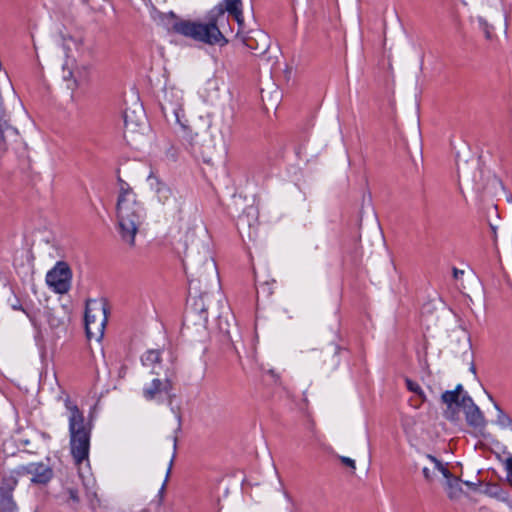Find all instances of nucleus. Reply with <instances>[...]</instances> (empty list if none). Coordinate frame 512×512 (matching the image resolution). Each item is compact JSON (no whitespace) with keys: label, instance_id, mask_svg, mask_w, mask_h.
I'll return each instance as SVG.
<instances>
[{"label":"nucleus","instance_id":"1","mask_svg":"<svg viewBox=\"0 0 512 512\" xmlns=\"http://www.w3.org/2000/svg\"><path fill=\"white\" fill-rule=\"evenodd\" d=\"M224 3L225 6L218 5L209 12L207 22L182 20L173 25L174 31L209 45L223 46L227 44L228 41L220 30L226 20L225 11L233 15L240 26L243 23V13L240 0H224Z\"/></svg>","mask_w":512,"mask_h":512},{"label":"nucleus","instance_id":"2","mask_svg":"<svg viewBox=\"0 0 512 512\" xmlns=\"http://www.w3.org/2000/svg\"><path fill=\"white\" fill-rule=\"evenodd\" d=\"M116 218L122 241L129 246H134L135 236L145 221L146 211L138 201L137 195L124 185L121 186L118 195Z\"/></svg>","mask_w":512,"mask_h":512},{"label":"nucleus","instance_id":"3","mask_svg":"<svg viewBox=\"0 0 512 512\" xmlns=\"http://www.w3.org/2000/svg\"><path fill=\"white\" fill-rule=\"evenodd\" d=\"M68 412L71 453L77 465L88 461L90 427L85 424L83 413L69 397L64 400Z\"/></svg>","mask_w":512,"mask_h":512},{"label":"nucleus","instance_id":"4","mask_svg":"<svg viewBox=\"0 0 512 512\" xmlns=\"http://www.w3.org/2000/svg\"><path fill=\"white\" fill-rule=\"evenodd\" d=\"M31 324L36 330L35 338L43 341L46 337L54 335L55 331L63 325L58 315V310L51 307H43L33 311H25Z\"/></svg>","mask_w":512,"mask_h":512},{"label":"nucleus","instance_id":"5","mask_svg":"<svg viewBox=\"0 0 512 512\" xmlns=\"http://www.w3.org/2000/svg\"><path fill=\"white\" fill-rule=\"evenodd\" d=\"M107 308L103 301L88 300L85 310V328L88 339L100 341L107 323Z\"/></svg>","mask_w":512,"mask_h":512},{"label":"nucleus","instance_id":"6","mask_svg":"<svg viewBox=\"0 0 512 512\" xmlns=\"http://www.w3.org/2000/svg\"><path fill=\"white\" fill-rule=\"evenodd\" d=\"M149 186L155 191L158 202L163 205L167 212L177 215L182 212L184 198L164 183L159 177L151 173L148 176Z\"/></svg>","mask_w":512,"mask_h":512},{"label":"nucleus","instance_id":"7","mask_svg":"<svg viewBox=\"0 0 512 512\" xmlns=\"http://www.w3.org/2000/svg\"><path fill=\"white\" fill-rule=\"evenodd\" d=\"M173 382L168 377H155L151 382L145 384L142 389V396L146 401L163 404L166 400L171 403Z\"/></svg>","mask_w":512,"mask_h":512},{"label":"nucleus","instance_id":"8","mask_svg":"<svg viewBox=\"0 0 512 512\" xmlns=\"http://www.w3.org/2000/svg\"><path fill=\"white\" fill-rule=\"evenodd\" d=\"M71 271L69 267L59 262L46 275V283L56 293H66L70 288Z\"/></svg>","mask_w":512,"mask_h":512},{"label":"nucleus","instance_id":"9","mask_svg":"<svg viewBox=\"0 0 512 512\" xmlns=\"http://www.w3.org/2000/svg\"><path fill=\"white\" fill-rule=\"evenodd\" d=\"M183 92L175 87H167L164 89L161 107L163 113H172L177 119L182 111Z\"/></svg>","mask_w":512,"mask_h":512},{"label":"nucleus","instance_id":"10","mask_svg":"<svg viewBox=\"0 0 512 512\" xmlns=\"http://www.w3.org/2000/svg\"><path fill=\"white\" fill-rule=\"evenodd\" d=\"M23 471L32 483L38 485L47 484L53 477L52 469L41 462L29 463L23 467Z\"/></svg>","mask_w":512,"mask_h":512},{"label":"nucleus","instance_id":"11","mask_svg":"<svg viewBox=\"0 0 512 512\" xmlns=\"http://www.w3.org/2000/svg\"><path fill=\"white\" fill-rule=\"evenodd\" d=\"M18 131L9 124L8 116L3 107H0V154L7 151L9 143L16 141Z\"/></svg>","mask_w":512,"mask_h":512},{"label":"nucleus","instance_id":"12","mask_svg":"<svg viewBox=\"0 0 512 512\" xmlns=\"http://www.w3.org/2000/svg\"><path fill=\"white\" fill-rule=\"evenodd\" d=\"M203 265H204V274H199L197 279L189 280L190 289L198 290L201 294L206 293V290L202 291L201 287H198V284H200L202 282L203 277H204V279H203L204 281H206L207 277H209L210 280L214 284H216V285L219 284L217 267H216V263L214 262V260L209 258L207 255H205Z\"/></svg>","mask_w":512,"mask_h":512},{"label":"nucleus","instance_id":"13","mask_svg":"<svg viewBox=\"0 0 512 512\" xmlns=\"http://www.w3.org/2000/svg\"><path fill=\"white\" fill-rule=\"evenodd\" d=\"M141 363L144 367L149 368L152 374L159 375L162 369L161 351L158 349L146 351L141 356Z\"/></svg>","mask_w":512,"mask_h":512},{"label":"nucleus","instance_id":"14","mask_svg":"<svg viewBox=\"0 0 512 512\" xmlns=\"http://www.w3.org/2000/svg\"><path fill=\"white\" fill-rule=\"evenodd\" d=\"M464 414L466 421L470 426L476 429H483L485 427V417L480 408L476 404L470 406L468 410L464 411Z\"/></svg>","mask_w":512,"mask_h":512},{"label":"nucleus","instance_id":"15","mask_svg":"<svg viewBox=\"0 0 512 512\" xmlns=\"http://www.w3.org/2000/svg\"><path fill=\"white\" fill-rule=\"evenodd\" d=\"M488 398L493 403L497 411L495 424L499 426L501 429H509L510 431H512V418L500 408V406L494 401L493 397L490 394H488Z\"/></svg>","mask_w":512,"mask_h":512},{"label":"nucleus","instance_id":"16","mask_svg":"<svg viewBox=\"0 0 512 512\" xmlns=\"http://www.w3.org/2000/svg\"><path fill=\"white\" fill-rule=\"evenodd\" d=\"M0 512H17V506L10 491H0Z\"/></svg>","mask_w":512,"mask_h":512},{"label":"nucleus","instance_id":"17","mask_svg":"<svg viewBox=\"0 0 512 512\" xmlns=\"http://www.w3.org/2000/svg\"><path fill=\"white\" fill-rule=\"evenodd\" d=\"M459 396H457L456 392L453 391H445L442 394V401L450 408L453 404L458 405Z\"/></svg>","mask_w":512,"mask_h":512},{"label":"nucleus","instance_id":"18","mask_svg":"<svg viewBox=\"0 0 512 512\" xmlns=\"http://www.w3.org/2000/svg\"><path fill=\"white\" fill-rule=\"evenodd\" d=\"M72 64H69V62H66L64 65H63V79L67 82L69 81H73L74 85H76V79H75V75H74V71H73V68H72Z\"/></svg>","mask_w":512,"mask_h":512},{"label":"nucleus","instance_id":"19","mask_svg":"<svg viewBox=\"0 0 512 512\" xmlns=\"http://www.w3.org/2000/svg\"><path fill=\"white\" fill-rule=\"evenodd\" d=\"M406 386H407V389L415 394H417L419 397H421L423 400L425 399V395H424V392L422 390V388L420 387V385L410 379H406Z\"/></svg>","mask_w":512,"mask_h":512},{"label":"nucleus","instance_id":"20","mask_svg":"<svg viewBox=\"0 0 512 512\" xmlns=\"http://www.w3.org/2000/svg\"><path fill=\"white\" fill-rule=\"evenodd\" d=\"M220 89V81L217 78H210L206 82V90L209 92H213L214 95H210L217 97L218 91Z\"/></svg>","mask_w":512,"mask_h":512},{"label":"nucleus","instance_id":"21","mask_svg":"<svg viewBox=\"0 0 512 512\" xmlns=\"http://www.w3.org/2000/svg\"><path fill=\"white\" fill-rule=\"evenodd\" d=\"M473 405H475L473 399L467 393H464L459 398V402H458L457 406L461 407L463 409V411H466L470 408V406H473Z\"/></svg>","mask_w":512,"mask_h":512},{"label":"nucleus","instance_id":"22","mask_svg":"<svg viewBox=\"0 0 512 512\" xmlns=\"http://www.w3.org/2000/svg\"><path fill=\"white\" fill-rule=\"evenodd\" d=\"M427 458L429 460H431L434 464H435V468L438 469L445 478H449L450 477V472L447 468H445L442 463L437 460L434 456L432 455H427Z\"/></svg>","mask_w":512,"mask_h":512},{"label":"nucleus","instance_id":"23","mask_svg":"<svg viewBox=\"0 0 512 512\" xmlns=\"http://www.w3.org/2000/svg\"><path fill=\"white\" fill-rule=\"evenodd\" d=\"M478 23L480 28L485 33L486 38H491L492 27L488 24V22L483 17H478Z\"/></svg>","mask_w":512,"mask_h":512},{"label":"nucleus","instance_id":"24","mask_svg":"<svg viewBox=\"0 0 512 512\" xmlns=\"http://www.w3.org/2000/svg\"><path fill=\"white\" fill-rule=\"evenodd\" d=\"M340 460H341V462H342L344 465H346V466L350 467L352 470H355V469H356V464H355V461H354L353 459H351V458H349V457L341 456V457H340Z\"/></svg>","mask_w":512,"mask_h":512},{"label":"nucleus","instance_id":"25","mask_svg":"<svg viewBox=\"0 0 512 512\" xmlns=\"http://www.w3.org/2000/svg\"><path fill=\"white\" fill-rule=\"evenodd\" d=\"M141 512H164L161 509L160 503H154L152 505H149L148 507L144 508Z\"/></svg>","mask_w":512,"mask_h":512},{"label":"nucleus","instance_id":"26","mask_svg":"<svg viewBox=\"0 0 512 512\" xmlns=\"http://www.w3.org/2000/svg\"><path fill=\"white\" fill-rule=\"evenodd\" d=\"M507 477L510 484H512V457L506 460Z\"/></svg>","mask_w":512,"mask_h":512},{"label":"nucleus","instance_id":"27","mask_svg":"<svg viewBox=\"0 0 512 512\" xmlns=\"http://www.w3.org/2000/svg\"><path fill=\"white\" fill-rule=\"evenodd\" d=\"M259 36H260V40L262 43L260 50H261V52H264V51H266V49L268 47V37L263 33H259Z\"/></svg>","mask_w":512,"mask_h":512},{"label":"nucleus","instance_id":"28","mask_svg":"<svg viewBox=\"0 0 512 512\" xmlns=\"http://www.w3.org/2000/svg\"><path fill=\"white\" fill-rule=\"evenodd\" d=\"M68 494H69V499L72 500L73 502L79 501L78 492L76 490L68 489Z\"/></svg>","mask_w":512,"mask_h":512},{"label":"nucleus","instance_id":"29","mask_svg":"<svg viewBox=\"0 0 512 512\" xmlns=\"http://www.w3.org/2000/svg\"><path fill=\"white\" fill-rule=\"evenodd\" d=\"M453 278L458 280L464 275V270L458 269L456 267L453 268Z\"/></svg>","mask_w":512,"mask_h":512},{"label":"nucleus","instance_id":"30","mask_svg":"<svg viewBox=\"0 0 512 512\" xmlns=\"http://www.w3.org/2000/svg\"><path fill=\"white\" fill-rule=\"evenodd\" d=\"M422 472H423V475H424L425 479H427V480H431L432 479V473H431L429 468L424 467Z\"/></svg>","mask_w":512,"mask_h":512},{"label":"nucleus","instance_id":"31","mask_svg":"<svg viewBox=\"0 0 512 512\" xmlns=\"http://www.w3.org/2000/svg\"><path fill=\"white\" fill-rule=\"evenodd\" d=\"M453 392H456L457 393V396L461 397L463 394V386L461 384H458L456 386V388L454 390H452Z\"/></svg>","mask_w":512,"mask_h":512},{"label":"nucleus","instance_id":"32","mask_svg":"<svg viewBox=\"0 0 512 512\" xmlns=\"http://www.w3.org/2000/svg\"><path fill=\"white\" fill-rule=\"evenodd\" d=\"M333 351H334V355H333V364L334 365H337L339 360L337 358V353H338V348L337 347H334L333 348Z\"/></svg>","mask_w":512,"mask_h":512},{"label":"nucleus","instance_id":"33","mask_svg":"<svg viewBox=\"0 0 512 512\" xmlns=\"http://www.w3.org/2000/svg\"><path fill=\"white\" fill-rule=\"evenodd\" d=\"M12 308L14 310H22L24 313H25V311H28L27 309L23 308L21 305H13Z\"/></svg>","mask_w":512,"mask_h":512},{"label":"nucleus","instance_id":"34","mask_svg":"<svg viewBox=\"0 0 512 512\" xmlns=\"http://www.w3.org/2000/svg\"><path fill=\"white\" fill-rule=\"evenodd\" d=\"M252 39H248L247 42H246V45L249 47V48H254L252 46V43H251Z\"/></svg>","mask_w":512,"mask_h":512},{"label":"nucleus","instance_id":"35","mask_svg":"<svg viewBox=\"0 0 512 512\" xmlns=\"http://www.w3.org/2000/svg\"><path fill=\"white\" fill-rule=\"evenodd\" d=\"M176 438L173 439V447H174V450L176 449Z\"/></svg>","mask_w":512,"mask_h":512}]
</instances>
